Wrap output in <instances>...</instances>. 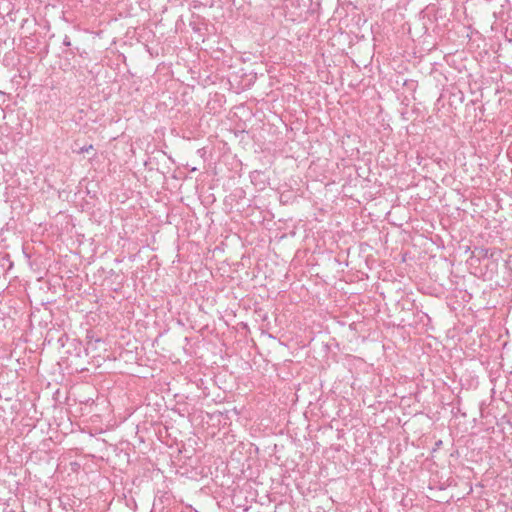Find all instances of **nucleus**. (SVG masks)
<instances>
[{"mask_svg":"<svg viewBox=\"0 0 512 512\" xmlns=\"http://www.w3.org/2000/svg\"><path fill=\"white\" fill-rule=\"evenodd\" d=\"M63 44L65 46H70L71 45L70 38L68 36L64 37Z\"/></svg>","mask_w":512,"mask_h":512,"instance_id":"f03ea898","label":"nucleus"},{"mask_svg":"<svg viewBox=\"0 0 512 512\" xmlns=\"http://www.w3.org/2000/svg\"><path fill=\"white\" fill-rule=\"evenodd\" d=\"M92 149H93V146H92V145H89V146H83V147L79 148V150H77L76 152H77L78 154H83V153H87V152H89V151H90V150H92Z\"/></svg>","mask_w":512,"mask_h":512,"instance_id":"f257e3e1","label":"nucleus"}]
</instances>
